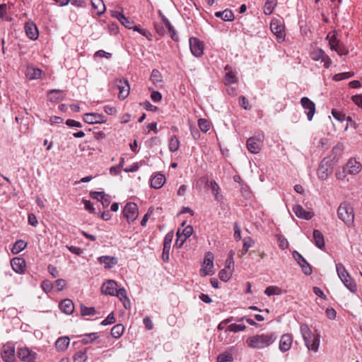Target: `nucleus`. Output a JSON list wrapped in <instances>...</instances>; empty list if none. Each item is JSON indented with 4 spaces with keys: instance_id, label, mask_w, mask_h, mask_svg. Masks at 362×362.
Instances as JSON below:
<instances>
[{
    "instance_id": "c03bdc74",
    "label": "nucleus",
    "mask_w": 362,
    "mask_h": 362,
    "mask_svg": "<svg viewBox=\"0 0 362 362\" xmlns=\"http://www.w3.org/2000/svg\"><path fill=\"white\" fill-rule=\"evenodd\" d=\"M81 313L83 316L86 315H94L96 312L93 307H86L85 305H81Z\"/></svg>"
},
{
    "instance_id": "423d86ee",
    "label": "nucleus",
    "mask_w": 362,
    "mask_h": 362,
    "mask_svg": "<svg viewBox=\"0 0 362 362\" xmlns=\"http://www.w3.org/2000/svg\"><path fill=\"white\" fill-rule=\"evenodd\" d=\"M332 173V160L324 158L317 169L318 177L325 180Z\"/></svg>"
},
{
    "instance_id": "13d9d810",
    "label": "nucleus",
    "mask_w": 362,
    "mask_h": 362,
    "mask_svg": "<svg viewBox=\"0 0 362 362\" xmlns=\"http://www.w3.org/2000/svg\"><path fill=\"white\" fill-rule=\"evenodd\" d=\"M173 236H174L173 232H169L166 234V235L165 236V238H164V243H163L164 247L168 246L170 247L171 243L173 239Z\"/></svg>"
},
{
    "instance_id": "2eb2a0df",
    "label": "nucleus",
    "mask_w": 362,
    "mask_h": 362,
    "mask_svg": "<svg viewBox=\"0 0 362 362\" xmlns=\"http://www.w3.org/2000/svg\"><path fill=\"white\" fill-rule=\"evenodd\" d=\"M117 290V284L113 280H107L105 282L101 288L103 293L110 296H115Z\"/></svg>"
},
{
    "instance_id": "5fc2aeb1",
    "label": "nucleus",
    "mask_w": 362,
    "mask_h": 362,
    "mask_svg": "<svg viewBox=\"0 0 362 362\" xmlns=\"http://www.w3.org/2000/svg\"><path fill=\"white\" fill-rule=\"evenodd\" d=\"M333 117L339 122H343L346 119V115L343 112L337 111L336 110H332Z\"/></svg>"
},
{
    "instance_id": "473e14b6",
    "label": "nucleus",
    "mask_w": 362,
    "mask_h": 362,
    "mask_svg": "<svg viewBox=\"0 0 362 362\" xmlns=\"http://www.w3.org/2000/svg\"><path fill=\"white\" fill-rule=\"evenodd\" d=\"M300 333L305 341V344L310 343L309 339L311 337V331L308 326L306 324H303L300 325Z\"/></svg>"
},
{
    "instance_id": "dca6fc26",
    "label": "nucleus",
    "mask_w": 362,
    "mask_h": 362,
    "mask_svg": "<svg viewBox=\"0 0 362 362\" xmlns=\"http://www.w3.org/2000/svg\"><path fill=\"white\" fill-rule=\"evenodd\" d=\"M25 30L26 35L33 40L37 39L39 33L36 25L33 22H27L25 24Z\"/></svg>"
},
{
    "instance_id": "ea45409f",
    "label": "nucleus",
    "mask_w": 362,
    "mask_h": 362,
    "mask_svg": "<svg viewBox=\"0 0 362 362\" xmlns=\"http://www.w3.org/2000/svg\"><path fill=\"white\" fill-rule=\"evenodd\" d=\"M246 329L245 325L241 324H231L226 328V332H238L244 331Z\"/></svg>"
},
{
    "instance_id": "603ef678",
    "label": "nucleus",
    "mask_w": 362,
    "mask_h": 362,
    "mask_svg": "<svg viewBox=\"0 0 362 362\" xmlns=\"http://www.w3.org/2000/svg\"><path fill=\"white\" fill-rule=\"evenodd\" d=\"M119 22L122 25H123L125 28L128 29H132V25H133V22L130 21L127 18L124 16H119Z\"/></svg>"
},
{
    "instance_id": "ddd939ff",
    "label": "nucleus",
    "mask_w": 362,
    "mask_h": 362,
    "mask_svg": "<svg viewBox=\"0 0 362 362\" xmlns=\"http://www.w3.org/2000/svg\"><path fill=\"white\" fill-rule=\"evenodd\" d=\"M83 120L88 124H101L106 122L104 115L98 113H86L83 115Z\"/></svg>"
},
{
    "instance_id": "72a5a7b5",
    "label": "nucleus",
    "mask_w": 362,
    "mask_h": 362,
    "mask_svg": "<svg viewBox=\"0 0 362 362\" xmlns=\"http://www.w3.org/2000/svg\"><path fill=\"white\" fill-rule=\"evenodd\" d=\"M124 331V327L122 324L115 325L111 329V335L114 338H119Z\"/></svg>"
},
{
    "instance_id": "a878e982",
    "label": "nucleus",
    "mask_w": 362,
    "mask_h": 362,
    "mask_svg": "<svg viewBox=\"0 0 362 362\" xmlns=\"http://www.w3.org/2000/svg\"><path fill=\"white\" fill-rule=\"evenodd\" d=\"M309 342L305 344V346L309 350H312L313 351H317L319 349L320 345V335L318 334H313L311 333V337L309 339Z\"/></svg>"
},
{
    "instance_id": "f257e3e1",
    "label": "nucleus",
    "mask_w": 362,
    "mask_h": 362,
    "mask_svg": "<svg viewBox=\"0 0 362 362\" xmlns=\"http://www.w3.org/2000/svg\"><path fill=\"white\" fill-rule=\"evenodd\" d=\"M276 339V335L274 333H266L250 337L246 342L252 349H261L270 346Z\"/></svg>"
},
{
    "instance_id": "9b49d317",
    "label": "nucleus",
    "mask_w": 362,
    "mask_h": 362,
    "mask_svg": "<svg viewBox=\"0 0 362 362\" xmlns=\"http://www.w3.org/2000/svg\"><path fill=\"white\" fill-rule=\"evenodd\" d=\"M189 47L192 54L196 57H199L203 54V44L202 42L197 37H192L189 38Z\"/></svg>"
},
{
    "instance_id": "7c9ffc66",
    "label": "nucleus",
    "mask_w": 362,
    "mask_h": 362,
    "mask_svg": "<svg viewBox=\"0 0 362 362\" xmlns=\"http://www.w3.org/2000/svg\"><path fill=\"white\" fill-rule=\"evenodd\" d=\"M41 74L42 71L35 67H28L26 72L27 77L30 80L39 78Z\"/></svg>"
},
{
    "instance_id": "6e6552de",
    "label": "nucleus",
    "mask_w": 362,
    "mask_h": 362,
    "mask_svg": "<svg viewBox=\"0 0 362 362\" xmlns=\"http://www.w3.org/2000/svg\"><path fill=\"white\" fill-rule=\"evenodd\" d=\"M115 86L119 89V98L121 100L125 99L129 94L130 86L127 79L121 78L115 80Z\"/></svg>"
},
{
    "instance_id": "2f4dec72",
    "label": "nucleus",
    "mask_w": 362,
    "mask_h": 362,
    "mask_svg": "<svg viewBox=\"0 0 362 362\" xmlns=\"http://www.w3.org/2000/svg\"><path fill=\"white\" fill-rule=\"evenodd\" d=\"M150 79L152 81V83L156 86H160L163 81V77L161 76V74L158 69H153L152 71Z\"/></svg>"
},
{
    "instance_id": "f704fd0d",
    "label": "nucleus",
    "mask_w": 362,
    "mask_h": 362,
    "mask_svg": "<svg viewBox=\"0 0 362 362\" xmlns=\"http://www.w3.org/2000/svg\"><path fill=\"white\" fill-rule=\"evenodd\" d=\"M344 151V145L341 143H338L332 148L333 160H338L340 156L342 154Z\"/></svg>"
},
{
    "instance_id": "3c124183",
    "label": "nucleus",
    "mask_w": 362,
    "mask_h": 362,
    "mask_svg": "<svg viewBox=\"0 0 362 362\" xmlns=\"http://www.w3.org/2000/svg\"><path fill=\"white\" fill-rule=\"evenodd\" d=\"M333 50L337 52L338 54L340 56L347 54L349 52L348 49L345 47V46L341 43H339L337 47H335Z\"/></svg>"
},
{
    "instance_id": "c756f323",
    "label": "nucleus",
    "mask_w": 362,
    "mask_h": 362,
    "mask_svg": "<svg viewBox=\"0 0 362 362\" xmlns=\"http://www.w3.org/2000/svg\"><path fill=\"white\" fill-rule=\"evenodd\" d=\"M91 4L96 13L98 16L102 15L105 11V6L103 0H90Z\"/></svg>"
},
{
    "instance_id": "37998d69",
    "label": "nucleus",
    "mask_w": 362,
    "mask_h": 362,
    "mask_svg": "<svg viewBox=\"0 0 362 362\" xmlns=\"http://www.w3.org/2000/svg\"><path fill=\"white\" fill-rule=\"evenodd\" d=\"M198 125H199V129L203 132H206L210 129V122L206 119H202V118L199 119L198 120Z\"/></svg>"
},
{
    "instance_id": "8fccbe9b",
    "label": "nucleus",
    "mask_w": 362,
    "mask_h": 362,
    "mask_svg": "<svg viewBox=\"0 0 362 362\" xmlns=\"http://www.w3.org/2000/svg\"><path fill=\"white\" fill-rule=\"evenodd\" d=\"M98 337L97 333H90L87 335L82 339V342L84 344H88L89 342H93Z\"/></svg>"
},
{
    "instance_id": "9d476101",
    "label": "nucleus",
    "mask_w": 362,
    "mask_h": 362,
    "mask_svg": "<svg viewBox=\"0 0 362 362\" xmlns=\"http://www.w3.org/2000/svg\"><path fill=\"white\" fill-rule=\"evenodd\" d=\"M293 257L300 267L302 272L305 275H310L313 272L312 268L305 258L297 251L293 252Z\"/></svg>"
},
{
    "instance_id": "79ce46f5",
    "label": "nucleus",
    "mask_w": 362,
    "mask_h": 362,
    "mask_svg": "<svg viewBox=\"0 0 362 362\" xmlns=\"http://www.w3.org/2000/svg\"><path fill=\"white\" fill-rule=\"evenodd\" d=\"M218 362H230L233 361V355L229 352L220 354L217 358Z\"/></svg>"
},
{
    "instance_id": "4d7b16f0",
    "label": "nucleus",
    "mask_w": 362,
    "mask_h": 362,
    "mask_svg": "<svg viewBox=\"0 0 362 362\" xmlns=\"http://www.w3.org/2000/svg\"><path fill=\"white\" fill-rule=\"evenodd\" d=\"M115 322V318L113 313H111L108 316L101 322L102 325H107L113 324Z\"/></svg>"
},
{
    "instance_id": "0e129e2a",
    "label": "nucleus",
    "mask_w": 362,
    "mask_h": 362,
    "mask_svg": "<svg viewBox=\"0 0 362 362\" xmlns=\"http://www.w3.org/2000/svg\"><path fill=\"white\" fill-rule=\"evenodd\" d=\"M193 233V228L192 226H187V227H185L183 230H182V236L185 238H189V236H191V235Z\"/></svg>"
},
{
    "instance_id": "aec40b11",
    "label": "nucleus",
    "mask_w": 362,
    "mask_h": 362,
    "mask_svg": "<svg viewBox=\"0 0 362 362\" xmlns=\"http://www.w3.org/2000/svg\"><path fill=\"white\" fill-rule=\"evenodd\" d=\"M292 337L290 334H283L279 341V349L282 352L288 351L292 344Z\"/></svg>"
},
{
    "instance_id": "bb28decb",
    "label": "nucleus",
    "mask_w": 362,
    "mask_h": 362,
    "mask_svg": "<svg viewBox=\"0 0 362 362\" xmlns=\"http://www.w3.org/2000/svg\"><path fill=\"white\" fill-rule=\"evenodd\" d=\"M70 339L68 337H59L55 342V347L59 351H64L69 345Z\"/></svg>"
},
{
    "instance_id": "7ed1b4c3",
    "label": "nucleus",
    "mask_w": 362,
    "mask_h": 362,
    "mask_svg": "<svg viewBox=\"0 0 362 362\" xmlns=\"http://www.w3.org/2000/svg\"><path fill=\"white\" fill-rule=\"evenodd\" d=\"M337 272L339 278L343 282L344 286L352 293H355L357 290L356 283L353 281L349 274L346 270L344 265L341 263L336 264Z\"/></svg>"
},
{
    "instance_id": "412c9836",
    "label": "nucleus",
    "mask_w": 362,
    "mask_h": 362,
    "mask_svg": "<svg viewBox=\"0 0 362 362\" xmlns=\"http://www.w3.org/2000/svg\"><path fill=\"white\" fill-rule=\"evenodd\" d=\"M59 307L62 312L66 315L71 314L74 310V305L70 299L62 300L59 305Z\"/></svg>"
},
{
    "instance_id": "6ab92c4d",
    "label": "nucleus",
    "mask_w": 362,
    "mask_h": 362,
    "mask_svg": "<svg viewBox=\"0 0 362 362\" xmlns=\"http://www.w3.org/2000/svg\"><path fill=\"white\" fill-rule=\"evenodd\" d=\"M225 70L227 71L223 81L226 85L233 84L238 82V78L236 74L233 71L232 67L229 65L225 66Z\"/></svg>"
},
{
    "instance_id": "5701e85b",
    "label": "nucleus",
    "mask_w": 362,
    "mask_h": 362,
    "mask_svg": "<svg viewBox=\"0 0 362 362\" xmlns=\"http://www.w3.org/2000/svg\"><path fill=\"white\" fill-rule=\"evenodd\" d=\"M165 182V176L161 173H156L151 179V186L155 189H160L163 186Z\"/></svg>"
},
{
    "instance_id": "4c0bfd02",
    "label": "nucleus",
    "mask_w": 362,
    "mask_h": 362,
    "mask_svg": "<svg viewBox=\"0 0 362 362\" xmlns=\"http://www.w3.org/2000/svg\"><path fill=\"white\" fill-rule=\"evenodd\" d=\"M180 147V141L176 136H171L169 141V150L170 152H175Z\"/></svg>"
},
{
    "instance_id": "1a4fd4ad",
    "label": "nucleus",
    "mask_w": 362,
    "mask_h": 362,
    "mask_svg": "<svg viewBox=\"0 0 362 362\" xmlns=\"http://www.w3.org/2000/svg\"><path fill=\"white\" fill-rule=\"evenodd\" d=\"M300 104L305 110L308 119L311 121L315 113V104L307 97L300 99Z\"/></svg>"
},
{
    "instance_id": "49530a36",
    "label": "nucleus",
    "mask_w": 362,
    "mask_h": 362,
    "mask_svg": "<svg viewBox=\"0 0 362 362\" xmlns=\"http://www.w3.org/2000/svg\"><path fill=\"white\" fill-rule=\"evenodd\" d=\"M354 76V73H351V72H344V73H340V74H335L333 77V79L334 81H341V80H344V79H346V78H349L351 76Z\"/></svg>"
},
{
    "instance_id": "c85d7f7f",
    "label": "nucleus",
    "mask_w": 362,
    "mask_h": 362,
    "mask_svg": "<svg viewBox=\"0 0 362 362\" xmlns=\"http://www.w3.org/2000/svg\"><path fill=\"white\" fill-rule=\"evenodd\" d=\"M48 96L51 102L57 103L63 99L62 91L59 89H52L48 92Z\"/></svg>"
},
{
    "instance_id": "052dcab7",
    "label": "nucleus",
    "mask_w": 362,
    "mask_h": 362,
    "mask_svg": "<svg viewBox=\"0 0 362 362\" xmlns=\"http://www.w3.org/2000/svg\"><path fill=\"white\" fill-rule=\"evenodd\" d=\"M234 238L236 240H240L241 239V230L240 228L237 223L234 224Z\"/></svg>"
},
{
    "instance_id": "774afa93",
    "label": "nucleus",
    "mask_w": 362,
    "mask_h": 362,
    "mask_svg": "<svg viewBox=\"0 0 362 362\" xmlns=\"http://www.w3.org/2000/svg\"><path fill=\"white\" fill-rule=\"evenodd\" d=\"M351 99L356 105L362 108V95H354Z\"/></svg>"
},
{
    "instance_id": "393cba45",
    "label": "nucleus",
    "mask_w": 362,
    "mask_h": 362,
    "mask_svg": "<svg viewBox=\"0 0 362 362\" xmlns=\"http://www.w3.org/2000/svg\"><path fill=\"white\" fill-rule=\"evenodd\" d=\"M98 259L100 264H105V269H111L117 263V259L110 256H101Z\"/></svg>"
},
{
    "instance_id": "69168bd1",
    "label": "nucleus",
    "mask_w": 362,
    "mask_h": 362,
    "mask_svg": "<svg viewBox=\"0 0 362 362\" xmlns=\"http://www.w3.org/2000/svg\"><path fill=\"white\" fill-rule=\"evenodd\" d=\"M100 202L102 203L103 206H107L110 203V197L103 192L100 197Z\"/></svg>"
},
{
    "instance_id": "20e7f679",
    "label": "nucleus",
    "mask_w": 362,
    "mask_h": 362,
    "mask_svg": "<svg viewBox=\"0 0 362 362\" xmlns=\"http://www.w3.org/2000/svg\"><path fill=\"white\" fill-rule=\"evenodd\" d=\"M264 138V134L261 133H258L254 136L249 138L247 141L248 151L252 153H258L261 150Z\"/></svg>"
},
{
    "instance_id": "a18cd8bd",
    "label": "nucleus",
    "mask_w": 362,
    "mask_h": 362,
    "mask_svg": "<svg viewBox=\"0 0 362 362\" xmlns=\"http://www.w3.org/2000/svg\"><path fill=\"white\" fill-rule=\"evenodd\" d=\"M325 53L321 49H319L311 53V58L315 61H317L320 59H321L322 61H325Z\"/></svg>"
},
{
    "instance_id": "680f3d73",
    "label": "nucleus",
    "mask_w": 362,
    "mask_h": 362,
    "mask_svg": "<svg viewBox=\"0 0 362 362\" xmlns=\"http://www.w3.org/2000/svg\"><path fill=\"white\" fill-rule=\"evenodd\" d=\"M132 29H133L134 31L139 32L141 35L148 37L149 35V33L146 29L141 28L139 25H132Z\"/></svg>"
},
{
    "instance_id": "09e8293b",
    "label": "nucleus",
    "mask_w": 362,
    "mask_h": 362,
    "mask_svg": "<svg viewBox=\"0 0 362 362\" xmlns=\"http://www.w3.org/2000/svg\"><path fill=\"white\" fill-rule=\"evenodd\" d=\"M238 103H239L240 106L241 107H243L244 110H250L251 107L249 105L248 100L243 95H241L239 97Z\"/></svg>"
},
{
    "instance_id": "4468645a",
    "label": "nucleus",
    "mask_w": 362,
    "mask_h": 362,
    "mask_svg": "<svg viewBox=\"0 0 362 362\" xmlns=\"http://www.w3.org/2000/svg\"><path fill=\"white\" fill-rule=\"evenodd\" d=\"M361 164L355 158H350L344 168V171L349 174L355 175L360 172Z\"/></svg>"
},
{
    "instance_id": "0eeeda50",
    "label": "nucleus",
    "mask_w": 362,
    "mask_h": 362,
    "mask_svg": "<svg viewBox=\"0 0 362 362\" xmlns=\"http://www.w3.org/2000/svg\"><path fill=\"white\" fill-rule=\"evenodd\" d=\"M138 214L137 205L133 202L127 203L123 209V216L129 222L134 221L136 218Z\"/></svg>"
},
{
    "instance_id": "de8ad7c7",
    "label": "nucleus",
    "mask_w": 362,
    "mask_h": 362,
    "mask_svg": "<svg viewBox=\"0 0 362 362\" xmlns=\"http://www.w3.org/2000/svg\"><path fill=\"white\" fill-rule=\"evenodd\" d=\"M41 287L45 292L49 293L52 290L54 284L49 280H44Z\"/></svg>"
},
{
    "instance_id": "e2e57ef3",
    "label": "nucleus",
    "mask_w": 362,
    "mask_h": 362,
    "mask_svg": "<svg viewBox=\"0 0 362 362\" xmlns=\"http://www.w3.org/2000/svg\"><path fill=\"white\" fill-rule=\"evenodd\" d=\"M66 285V281L62 279H59L55 281L54 286L57 288V291H62Z\"/></svg>"
},
{
    "instance_id": "cd10ccee",
    "label": "nucleus",
    "mask_w": 362,
    "mask_h": 362,
    "mask_svg": "<svg viewBox=\"0 0 362 362\" xmlns=\"http://www.w3.org/2000/svg\"><path fill=\"white\" fill-rule=\"evenodd\" d=\"M313 239L315 241V245L320 248L322 249L325 247V240L322 233L319 230H313Z\"/></svg>"
},
{
    "instance_id": "f3484780",
    "label": "nucleus",
    "mask_w": 362,
    "mask_h": 362,
    "mask_svg": "<svg viewBox=\"0 0 362 362\" xmlns=\"http://www.w3.org/2000/svg\"><path fill=\"white\" fill-rule=\"evenodd\" d=\"M293 211L294 212L297 217L305 220H310L314 216L313 212L305 210L302 206L298 204L295 205L293 207Z\"/></svg>"
},
{
    "instance_id": "a19ab883",
    "label": "nucleus",
    "mask_w": 362,
    "mask_h": 362,
    "mask_svg": "<svg viewBox=\"0 0 362 362\" xmlns=\"http://www.w3.org/2000/svg\"><path fill=\"white\" fill-rule=\"evenodd\" d=\"M86 351H79L74 356V362H86L87 360Z\"/></svg>"
},
{
    "instance_id": "864d4df0",
    "label": "nucleus",
    "mask_w": 362,
    "mask_h": 362,
    "mask_svg": "<svg viewBox=\"0 0 362 362\" xmlns=\"http://www.w3.org/2000/svg\"><path fill=\"white\" fill-rule=\"evenodd\" d=\"M234 19V15L233 12L229 9L223 11V21H232Z\"/></svg>"
},
{
    "instance_id": "6e6d98bb",
    "label": "nucleus",
    "mask_w": 362,
    "mask_h": 362,
    "mask_svg": "<svg viewBox=\"0 0 362 362\" xmlns=\"http://www.w3.org/2000/svg\"><path fill=\"white\" fill-rule=\"evenodd\" d=\"M327 38L329 39V44L332 49H334V48L340 43L339 41L337 39L335 35H333L332 36H329V35H328Z\"/></svg>"
},
{
    "instance_id": "bf43d9fd",
    "label": "nucleus",
    "mask_w": 362,
    "mask_h": 362,
    "mask_svg": "<svg viewBox=\"0 0 362 362\" xmlns=\"http://www.w3.org/2000/svg\"><path fill=\"white\" fill-rule=\"evenodd\" d=\"M219 278L221 281H227L231 276V274L225 269H222L219 272Z\"/></svg>"
},
{
    "instance_id": "f03ea898",
    "label": "nucleus",
    "mask_w": 362,
    "mask_h": 362,
    "mask_svg": "<svg viewBox=\"0 0 362 362\" xmlns=\"http://www.w3.org/2000/svg\"><path fill=\"white\" fill-rule=\"evenodd\" d=\"M337 216L347 226L354 223V213L353 207L347 202H342L337 210Z\"/></svg>"
},
{
    "instance_id": "58836bf2",
    "label": "nucleus",
    "mask_w": 362,
    "mask_h": 362,
    "mask_svg": "<svg viewBox=\"0 0 362 362\" xmlns=\"http://www.w3.org/2000/svg\"><path fill=\"white\" fill-rule=\"evenodd\" d=\"M27 243L23 240H18L14 244L11 251L13 254H18L25 248Z\"/></svg>"
},
{
    "instance_id": "c9c22d12",
    "label": "nucleus",
    "mask_w": 362,
    "mask_h": 362,
    "mask_svg": "<svg viewBox=\"0 0 362 362\" xmlns=\"http://www.w3.org/2000/svg\"><path fill=\"white\" fill-rule=\"evenodd\" d=\"M276 5V0H267L264 6V13L270 15Z\"/></svg>"
},
{
    "instance_id": "39448f33",
    "label": "nucleus",
    "mask_w": 362,
    "mask_h": 362,
    "mask_svg": "<svg viewBox=\"0 0 362 362\" xmlns=\"http://www.w3.org/2000/svg\"><path fill=\"white\" fill-rule=\"evenodd\" d=\"M1 358L4 362H15V345L12 342H7L1 349Z\"/></svg>"
},
{
    "instance_id": "f8f14e48",
    "label": "nucleus",
    "mask_w": 362,
    "mask_h": 362,
    "mask_svg": "<svg viewBox=\"0 0 362 362\" xmlns=\"http://www.w3.org/2000/svg\"><path fill=\"white\" fill-rule=\"evenodd\" d=\"M17 354L18 358L23 361H35L37 358V353L30 350L27 347L18 349Z\"/></svg>"
},
{
    "instance_id": "338daca9",
    "label": "nucleus",
    "mask_w": 362,
    "mask_h": 362,
    "mask_svg": "<svg viewBox=\"0 0 362 362\" xmlns=\"http://www.w3.org/2000/svg\"><path fill=\"white\" fill-rule=\"evenodd\" d=\"M151 98L153 102H159L162 98L161 93L158 91L151 90Z\"/></svg>"
},
{
    "instance_id": "4be33fe9",
    "label": "nucleus",
    "mask_w": 362,
    "mask_h": 362,
    "mask_svg": "<svg viewBox=\"0 0 362 362\" xmlns=\"http://www.w3.org/2000/svg\"><path fill=\"white\" fill-rule=\"evenodd\" d=\"M11 265L16 272L21 274L24 272L25 262L22 258L15 257L11 261Z\"/></svg>"
},
{
    "instance_id": "b1692460",
    "label": "nucleus",
    "mask_w": 362,
    "mask_h": 362,
    "mask_svg": "<svg viewBox=\"0 0 362 362\" xmlns=\"http://www.w3.org/2000/svg\"><path fill=\"white\" fill-rule=\"evenodd\" d=\"M213 267H214L213 261L209 258L205 259L204 261L202 267L200 269L201 276H205L206 275L212 274Z\"/></svg>"
},
{
    "instance_id": "e433bc0d",
    "label": "nucleus",
    "mask_w": 362,
    "mask_h": 362,
    "mask_svg": "<svg viewBox=\"0 0 362 362\" xmlns=\"http://www.w3.org/2000/svg\"><path fill=\"white\" fill-rule=\"evenodd\" d=\"M254 243L253 240L250 237H246L243 239V245L241 250L242 255H245L247 252L249 248H250Z\"/></svg>"
},
{
    "instance_id": "a211bd4d",
    "label": "nucleus",
    "mask_w": 362,
    "mask_h": 362,
    "mask_svg": "<svg viewBox=\"0 0 362 362\" xmlns=\"http://www.w3.org/2000/svg\"><path fill=\"white\" fill-rule=\"evenodd\" d=\"M272 32L279 39H284L285 36L284 27L278 21H272L270 24Z\"/></svg>"
}]
</instances>
